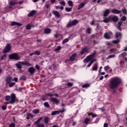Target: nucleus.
Segmentation results:
<instances>
[{
	"instance_id": "4d7b16f0",
	"label": "nucleus",
	"mask_w": 127,
	"mask_h": 127,
	"mask_svg": "<svg viewBox=\"0 0 127 127\" xmlns=\"http://www.w3.org/2000/svg\"><path fill=\"white\" fill-rule=\"evenodd\" d=\"M67 86H68V87H72V86H73V83L68 82L67 83Z\"/></svg>"
},
{
	"instance_id": "f03ea898",
	"label": "nucleus",
	"mask_w": 127,
	"mask_h": 127,
	"mask_svg": "<svg viewBox=\"0 0 127 127\" xmlns=\"http://www.w3.org/2000/svg\"><path fill=\"white\" fill-rule=\"evenodd\" d=\"M79 23V20L77 19H74L72 21H69L66 27L69 28V27H72V26H75V25H77Z\"/></svg>"
},
{
	"instance_id": "ea45409f",
	"label": "nucleus",
	"mask_w": 127,
	"mask_h": 127,
	"mask_svg": "<svg viewBox=\"0 0 127 127\" xmlns=\"http://www.w3.org/2000/svg\"><path fill=\"white\" fill-rule=\"evenodd\" d=\"M14 85H15V82H11V83L10 82L9 83L8 86H9V88H11V87H13V86H14Z\"/></svg>"
},
{
	"instance_id": "de8ad7c7",
	"label": "nucleus",
	"mask_w": 127,
	"mask_h": 127,
	"mask_svg": "<svg viewBox=\"0 0 127 127\" xmlns=\"http://www.w3.org/2000/svg\"><path fill=\"white\" fill-rule=\"evenodd\" d=\"M92 117V118H96V117H97V115L96 114H94L93 113L90 114L88 113V116H91Z\"/></svg>"
},
{
	"instance_id": "c756f323",
	"label": "nucleus",
	"mask_w": 127,
	"mask_h": 127,
	"mask_svg": "<svg viewBox=\"0 0 127 127\" xmlns=\"http://www.w3.org/2000/svg\"><path fill=\"white\" fill-rule=\"evenodd\" d=\"M9 3L10 5H15V4H17V2L13 1H9Z\"/></svg>"
},
{
	"instance_id": "cd10ccee",
	"label": "nucleus",
	"mask_w": 127,
	"mask_h": 127,
	"mask_svg": "<svg viewBox=\"0 0 127 127\" xmlns=\"http://www.w3.org/2000/svg\"><path fill=\"white\" fill-rule=\"evenodd\" d=\"M21 65H22V64H21V62H19L18 63L16 64V66L17 68H18L19 69L21 68Z\"/></svg>"
},
{
	"instance_id": "4c0bfd02",
	"label": "nucleus",
	"mask_w": 127,
	"mask_h": 127,
	"mask_svg": "<svg viewBox=\"0 0 127 127\" xmlns=\"http://www.w3.org/2000/svg\"><path fill=\"white\" fill-rule=\"evenodd\" d=\"M125 56H127V53L124 52L122 53L120 56L119 57L122 58V57H125Z\"/></svg>"
},
{
	"instance_id": "5fc2aeb1",
	"label": "nucleus",
	"mask_w": 127,
	"mask_h": 127,
	"mask_svg": "<svg viewBox=\"0 0 127 127\" xmlns=\"http://www.w3.org/2000/svg\"><path fill=\"white\" fill-rule=\"evenodd\" d=\"M20 80H24V81H25L26 80V77L24 76H22L20 78Z\"/></svg>"
},
{
	"instance_id": "052dcab7",
	"label": "nucleus",
	"mask_w": 127,
	"mask_h": 127,
	"mask_svg": "<svg viewBox=\"0 0 127 127\" xmlns=\"http://www.w3.org/2000/svg\"><path fill=\"white\" fill-rule=\"evenodd\" d=\"M47 96H49L50 97H52L53 96H54V94L51 93H49L46 94Z\"/></svg>"
},
{
	"instance_id": "dca6fc26",
	"label": "nucleus",
	"mask_w": 127,
	"mask_h": 127,
	"mask_svg": "<svg viewBox=\"0 0 127 127\" xmlns=\"http://www.w3.org/2000/svg\"><path fill=\"white\" fill-rule=\"evenodd\" d=\"M5 100L7 102H10V101H11V96H10L9 95L6 96L5 97Z\"/></svg>"
},
{
	"instance_id": "6e6d98bb",
	"label": "nucleus",
	"mask_w": 127,
	"mask_h": 127,
	"mask_svg": "<svg viewBox=\"0 0 127 127\" xmlns=\"http://www.w3.org/2000/svg\"><path fill=\"white\" fill-rule=\"evenodd\" d=\"M37 127H44V125L42 124H37Z\"/></svg>"
},
{
	"instance_id": "20e7f679",
	"label": "nucleus",
	"mask_w": 127,
	"mask_h": 127,
	"mask_svg": "<svg viewBox=\"0 0 127 127\" xmlns=\"http://www.w3.org/2000/svg\"><path fill=\"white\" fill-rule=\"evenodd\" d=\"M9 59H11L12 60H19V59H20V58L19 57L18 55L16 53L9 55Z\"/></svg>"
},
{
	"instance_id": "9b49d317",
	"label": "nucleus",
	"mask_w": 127,
	"mask_h": 127,
	"mask_svg": "<svg viewBox=\"0 0 127 127\" xmlns=\"http://www.w3.org/2000/svg\"><path fill=\"white\" fill-rule=\"evenodd\" d=\"M111 12H112V13H115L116 14H120L121 12L120 10H119L117 9H113L111 10Z\"/></svg>"
},
{
	"instance_id": "a211bd4d",
	"label": "nucleus",
	"mask_w": 127,
	"mask_h": 127,
	"mask_svg": "<svg viewBox=\"0 0 127 127\" xmlns=\"http://www.w3.org/2000/svg\"><path fill=\"white\" fill-rule=\"evenodd\" d=\"M76 55H77L76 54H72L70 57V61H74V60H75V58H76Z\"/></svg>"
},
{
	"instance_id": "b1692460",
	"label": "nucleus",
	"mask_w": 127,
	"mask_h": 127,
	"mask_svg": "<svg viewBox=\"0 0 127 127\" xmlns=\"http://www.w3.org/2000/svg\"><path fill=\"white\" fill-rule=\"evenodd\" d=\"M91 25H97V28L99 27V24L96 23V20H93V21L90 23Z\"/></svg>"
},
{
	"instance_id": "864d4df0",
	"label": "nucleus",
	"mask_w": 127,
	"mask_h": 127,
	"mask_svg": "<svg viewBox=\"0 0 127 127\" xmlns=\"http://www.w3.org/2000/svg\"><path fill=\"white\" fill-rule=\"evenodd\" d=\"M91 28H88L86 29V33H91Z\"/></svg>"
},
{
	"instance_id": "6e6552de",
	"label": "nucleus",
	"mask_w": 127,
	"mask_h": 127,
	"mask_svg": "<svg viewBox=\"0 0 127 127\" xmlns=\"http://www.w3.org/2000/svg\"><path fill=\"white\" fill-rule=\"evenodd\" d=\"M50 101H51V102H52V103H54V104H56L57 105H58V104L60 103L59 100L55 98H51V99H50Z\"/></svg>"
},
{
	"instance_id": "603ef678",
	"label": "nucleus",
	"mask_w": 127,
	"mask_h": 127,
	"mask_svg": "<svg viewBox=\"0 0 127 127\" xmlns=\"http://www.w3.org/2000/svg\"><path fill=\"white\" fill-rule=\"evenodd\" d=\"M59 50H61V46H58L55 50V51H59Z\"/></svg>"
},
{
	"instance_id": "774afa93",
	"label": "nucleus",
	"mask_w": 127,
	"mask_h": 127,
	"mask_svg": "<svg viewBox=\"0 0 127 127\" xmlns=\"http://www.w3.org/2000/svg\"><path fill=\"white\" fill-rule=\"evenodd\" d=\"M108 125L107 123H104V127H108Z\"/></svg>"
},
{
	"instance_id": "7c9ffc66",
	"label": "nucleus",
	"mask_w": 127,
	"mask_h": 127,
	"mask_svg": "<svg viewBox=\"0 0 127 127\" xmlns=\"http://www.w3.org/2000/svg\"><path fill=\"white\" fill-rule=\"evenodd\" d=\"M32 117H33V115H32V114L28 113L27 114L26 119H27V120H29V119H30V118H32Z\"/></svg>"
},
{
	"instance_id": "8fccbe9b",
	"label": "nucleus",
	"mask_w": 127,
	"mask_h": 127,
	"mask_svg": "<svg viewBox=\"0 0 127 127\" xmlns=\"http://www.w3.org/2000/svg\"><path fill=\"white\" fill-rule=\"evenodd\" d=\"M121 20H123V21H126L127 20V17L125 16H123L121 17Z\"/></svg>"
},
{
	"instance_id": "aec40b11",
	"label": "nucleus",
	"mask_w": 127,
	"mask_h": 127,
	"mask_svg": "<svg viewBox=\"0 0 127 127\" xmlns=\"http://www.w3.org/2000/svg\"><path fill=\"white\" fill-rule=\"evenodd\" d=\"M110 13V10L106 9L104 13H103V16H107L108 14Z\"/></svg>"
},
{
	"instance_id": "3c124183",
	"label": "nucleus",
	"mask_w": 127,
	"mask_h": 127,
	"mask_svg": "<svg viewBox=\"0 0 127 127\" xmlns=\"http://www.w3.org/2000/svg\"><path fill=\"white\" fill-rule=\"evenodd\" d=\"M119 42H120V40H116L113 41V43H114L115 44H118Z\"/></svg>"
},
{
	"instance_id": "a19ab883",
	"label": "nucleus",
	"mask_w": 127,
	"mask_h": 127,
	"mask_svg": "<svg viewBox=\"0 0 127 127\" xmlns=\"http://www.w3.org/2000/svg\"><path fill=\"white\" fill-rule=\"evenodd\" d=\"M44 105L46 107V108H49L50 106L49 105V103L48 102H45L44 103Z\"/></svg>"
},
{
	"instance_id": "338daca9",
	"label": "nucleus",
	"mask_w": 127,
	"mask_h": 127,
	"mask_svg": "<svg viewBox=\"0 0 127 127\" xmlns=\"http://www.w3.org/2000/svg\"><path fill=\"white\" fill-rule=\"evenodd\" d=\"M10 127H15V125H14V123H12L9 125Z\"/></svg>"
},
{
	"instance_id": "58836bf2",
	"label": "nucleus",
	"mask_w": 127,
	"mask_h": 127,
	"mask_svg": "<svg viewBox=\"0 0 127 127\" xmlns=\"http://www.w3.org/2000/svg\"><path fill=\"white\" fill-rule=\"evenodd\" d=\"M39 111L40 110L39 109H34L33 110V113L35 114H38L39 113Z\"/></svg>"
},
{
	"instance_id": "f704fd0d",
	"label": "nucleus",
	"mask_w": 127,
	"mask_h": 127,
	"mask_svg": "<svg viewBox=\"0 0 127 127\" xmlns=\"http://www.w3.org/2000/svg\"><path fill=\"white\" fill-rule=\"evenodd\" d=\"M68 41H69V39L66 38V39H64L62 43H63V44H65L67 43V42H68Z\"/></svg>"
},
{
	"instance_id": "39448f33",
	"label": "nucleus",
	"mask_w": 127,
	"mask_h": 127,
	"mask_svg": "<svg viewBox=\"0 0 127 127\" xmlns=\"http://www.w3.org/2000/svg\"><path fill=\"white\" fill-rule=\"evenodd\" d=\"M11 50V46L10 44H7L3 51V53H7Z\"/></svg>"
},
{
	"instance_id": "2f4dec72",
	"label": "nucleus",
	"mask_w": 127,
	"mask_h": 127,
	"mask_svg": "<svg viewBox=\"0 0 127 127\" xmlns=\"http://www.w3.org/2000/svg\"><path fill=\"white\" fill-rule=\"evenodd\" d=\"M67 3L69 5V6H73V1L72 0H68L67 1Z\"/></svg>"
},
{
	"instance_id": "49530a36",
	"label": "nucleus",
	"mask_w": 127,
	"mask_h": 127,
	"mask_svg": "<svg viewBox=\"0 0 127 127\" xmlns=\"http://www.w3.org/2000/svg\"><path fill=\"white\" fill-rule=\"evenodd\" d=\"M6 58V55H4L2 57H1L0 60H4Z\"/></svg>"
},
{
	"instance_id": "c03bdc74",
	"label": "nucleus",
	"mask_w": 127,
	"mask_h": 127,
	"mask_svg": "<svg viewBox=\"0 0 127 127\" xmlns=\"http://www.w3.org/2000/svg\"><path fill=\"white\" fill-rule=\"evenodd\" d=\"M31 29V25L28 24L26 26V29L27 30Z\"/></svg>"
},
{
	"instance_id": "2eb2a0df",
	"label": "nucleus",
	"mask_w": 127,
	"mask_h": 127,
	"mask_svg": "<svg viewBox=\"0 0 127 127\" xmlns=\"http://www.w3.org/2000/svg\"><path fill=\"white\" fill-rule=\"evenodd\" d=\"M111 20H113L114 22H117L119 20V18L117 16H111Z\"/></svg>"
},
{
	"instance_id": "4be33fe9",
	"label": "nucleus",
	"mask_w": 127,
	"mask_h": 127,
	"mask_svg": "<svg viewBox=\"0 0 127 127\" xmlns=\"http://www.w3.org/2000/svg\"><path fill=\"white\" fill-rule=\"evenodd\" d=\"M60 114V111H55L52 112V116H55V115H59Z\"/></svg>"
},
{
	"instance_id": "c9c22d12",
	"label": "nucleus",
	"mask_w": 127,
	"mask_h": 127,
	"mask_svg": "<svg viewBox=\"0 0 127 127\" xmlns=\"http://www.w3.org/2000/svg\"><path fill=\"white\" fill-rule=\"evenodd\" d=\"M44 122H45V124H48L49 122V118H48V117H45Z\"/></svg>"
},
{
	"instance_id": "9d476101",
	"label": "nucleus",
	"mask_w": 127,
	"mask_h": 127,
	"mask_svg": "<svg viewBox=\"0 0 127 127\" xmlns=\"http://www.w3.org/2000/svg\"><path fill=\"white\" fill-rule=\"evenodd\" d=\"M28 71L30 74H34V73L35 72V68H34V67H29L28 68Z\"/></svg>"
},
{
	"instance_id": "bf43d9fd",
	"label": "nucleus",
	"mask_w": 127,
	"mask_h": 127,
	"mask_svg": "<svg viewBox=\"0 0 127 127\" xmlns=\"http://www.w3.org/2000/svg\"><path fill=\"white\" fill-rule=\"evenodd\" d=\"M104 69L106 70V71H108V70L110 69V66H109V65L106 66L104 67Z\"/></svg>"
},
{
	"instance_id": "393cba45",
	"label": "nucleus",
	"mask_w": 127,
	"mask_h": 127,
	"mask_svg": "<svg viewBox=\"0 0 127 127\" xmlns=\"http://www.w3.org/2000/svg\"><path fill=\"white\" fill-rule=\"evenodd\" d=\"M93 71H97L98 70V64H95L92 67Z\"/></svg>"
},
{
	"instance_id": "7ed1b4c3",
	"label": "nucleus",
	"mask_w": 127,
	"mask_h": 127,
	"mask_svg": "<svg viewBox=\"0 0 127 127\" xmlns=\"http://www.w3.org/2000/svg\"><path fill=\"white\" fill-rule=\"evenodd\" d=\"M95 55H96V53H94L92 54V55H90L88 56L86 59L83 60V63H88L89 61H91L92 59H93V58H95Z\"/></svg>"
},
{
	"instance_id": "e2e57ef3",
	"label": "nucleus",
	"mask_w": 127,
	"mask_h": 127,
	"mask_svg": "<svg viewBox=\"0 0 127 127\" xmlns=\"http://www.w3.org/2000/svg\"><path fill=\"white\" fill-rule=\"evenodd\" d=\"M122 11H123L124 14H127V9H123Z\"/></svg>"
},
{
	"instance_id": "423d86ee",
	"label": "nucleus",
	"mask_w": 127,
	"mask_h": 127,
	"mask_svg": "<svg viewBox=\"0 0 127 127\" xmlns=\"http://www.w3.org/2000/svg\"><path fill=\"white\" fill-rule=\"evenodd\" d=\"M15 99H16L15 94H11V101L6 102V104H14L15 103Z\"/></svg>"
},
{
	"instance_id": "1a4fd4ad",
	"label": "nucleus",
	"mask_w": 127,
	"mask_h": 127,
	"mask_svg": "<svg viewBox=\"0 0 127 127\" xmlns=\"http://www.w3.org/2000/svg\"><path fill=\"white\" fill-rule=\"evenodd\" d=\"M12 81H13V79L10 76H7L5 79L6 84H9Z\"/></svg>"
},
{
	"instance_id": "37998d69",
	"label": "nucleus",
	"mask_w": 127,
	"mask_h": 127,
	"mask_svg": "<svg viewBox=\"0 0 127 127\" xmlns=\"http://www.w3.org/2000/svg\"><path fill=\"white\" fill-rule=\"evenodd\" d=\"M115 55H109L107 58V59H110V58H114L115 57Z\"/></svg>"
},
{
	"instance_id": "0e129e2a",
	"label": "nucleus",
	"mask_w": 127,
	"mask_h": 127,
	"mask_svg": "<svg viewBox=\"0 0 127 127\" xmlns=\"http://www.w3.org/2000/svg\"><path fill=\"white\" fill-rule=\"evenodd\" d=\"M59 36H60V35H59L58 34H56L54 35V37L55 38H58V37H59Z\"/></svg>"
},
{
	"instance_id": "6ab92c4d",
	"label": "nucleus",
	"mask_w": 127,
	"mask_h": 127,
	"mask_svg": "<svg viewBox=\"0 0 127 127\" xmlns=\"http://www.w3.org/2000/svg\"><path fill=\"white\" fill-rule=\"evenodd\" d=\"M43 119V118L42 117H40L38 119V120L35 122L34 124L35 125H38L39 124V123H40V122H41V121H42V119Z\"/></svg>"
},
{
	"instance_id": "a18cd8bd",
	"label": "nucleus",
	"mask_w": 127,
	"mask_h": 127,
	"mask_svg": "<svg viewBox=\"0 0 127 127\" xmlns=\"http://www.w3.org/2000/svg\"><path fill=\"white\" fill-rule=\"evenodd\" d=\"M120 65L121 66V67H123L124 65H125V62L124 61H121L120 62Z\"/></svg>"
},
{
	"instance_id": "f8f14e48",
	"label": "nucleus",
	"mask_w": 127,
	"mask_h": 127,
	"mask_svg": "<svg viewBox=\"0 0 127 127\" xmlns=\"http://www.w3.org/2000/svg\"><path fill=\"white\" fill-rule=\"evenodd\" d=\"M91 122H92V120H91V118H86L84 120V123L86 125H89V123H91Z\"/></svg>"
},
{
	"instance_id": "f3484780",
	"label": "nucleus",
	"mask_w": 127,
	"mask_h": 127,
	"mask_svg": "<svg viewBox=\"0 0 127 127\" xmlns=\"http://www.w3.org/2000/svg\"><path fill=\"white\" fill-rule=\"evenodd\" d=\"M53 14H54L57 17H60V13H59V11H53Z\"/></svg>"
},
{
	"instance_id": "79ce46f5",
	"label": "nucleus",
	"mask_w": 127,
	"mask_h": 127,
	"mask_svg": "<svg viewBox=\"0 0 127 127\" xmlns=\"http://www.w3.org/2000/svg\"><path fill=\"white\" fill-rule=\"evenodd\" d=\"M82 88H88V87H90V84H85L82 86Z\"/></svg>"
},
{
	"instance_id": "0eeeda50",
	"label": "nucleus",
	"mask_w": 127,
	"mask_h": 127,
	"mask_svg": "<svg viewBox=\"0 0 127 127\" xmlns=\"http://www.w3.org/2000/svg\"><path fill=\"white\" fill-rule=\"evenodd\" d=\"M88 52H89V48L85 47L82 48V50L80 52V54L83 55V54H85V53H88Z\"/></svg>"
},
{
	"instance_id": "72a5a7b5",
	"label": "nucleus",
	"mask_w": 127,
	"mask_h": 127,
	"mask_svg": "<svg viewBox=\"0 0 127 127\" xmlns=\"http://www.w3.org/2000/svg\"><path fill=\"white\" fill-rule=\"evenodd\" d=\"M96 61V60H92L91 61L90 63H89V64L87 65V67H90V66Z\"/></svg>"
},
{
	"instance_id": "473e14b6",
	"label": "nucleus",
	"mask_w": 127,
	"mask_h": 127,
	"mask_svg": "<svg viewBox=\"0 0 127 127\" xmlns=\"http://www.w3.org/2000/svg\"><path fill=\"white\" fill-rule=\"evenodd\" d=\"M65 10L66 11V12H70V11H72V8L70 7H65Z\"/></svg>"
},
{
	"instance_id": "e433bc0d",
	"label": "nucleus",
	"mask_w": 127,
	"mask_h": 127,
	"mask_svg": "<svg viewBox=\"0 0 127 127\" xmlns=\"http://www.w3.org/2000/svg\"><path fill=\"white\" fill-rule=\"evenodd\" d=\"M60 4H61V5H63L64 6H65V5H66V2H65V1H60Z\"/></svg>"
},
{
	"instance_id": "09e8293b",
	"label": "nucleus",
	"mask_w": 127,
	"mask_h": 127,
	"mask_svg": "<svg viewBox=\"0 0 127 127\" xmlns=\"http://www.w3.org/2000/svg\"><path fill=\"white\" fill-rule=\"evenodd\" d=\"M35 55H40V52L38 51H36L34 52Z\"/></svg>"
},
{
	"instance_id": "680f3d73",
	"label": "nucleus",
	"mask_w": 127,
	"mask_h": 127,
	"mask_svg": "<svg viewBox=\"0 0 127 127\" xmlns=\"http://www.w3.org/2000/svg\"><path fill=\"white\" fill-rule=\"evenodd\" d=\"M26 66H28V67H29L30 66H32V64L28 63V62H27V64H26Z\"/></svg>"
},
{
	"instance_id": "a878e982",
	"label": "nucleus",
	"mask_w": 127,
	"mask_h": 127,
	"mask_svg": "<svg viewBox=\"0 0 127 127\" xmlns=\"http://www.w3.org/2000/svg\"><path fill=\"white\" fill-rule=\"evenodd\" d=\"M116 37H117V38H122V33L120 32H117L116 33Z\"/></svg>"
},
{
	"instance_id": "5701e85b",
	"label": "nucleus",
	"mask_w": 127,
	"mask_h": 127,
	"mask_svg": "<svg viewBox=\"0 0 127 127\" xmlns=\"http://www.w3.org/2000/svg\"><path fill=\"white\" fill-rule=\"evenodd\" d=\"M35 10H32V11H31L28 14V17H30V16H32V15H34V14H35Z\"/></svg>"
},
{
	"instance_id": "bb28decb",
	"label": "nucleus",
	"mask_w": 127,
	"mask_h": 127,
	"mask_svg": "<svg viewBox=\"0 0 127 127\" xmlns=\"http://www.w3.org/2000/svg\"><path fill=\"white\" fill-rule=\"evenodd\" d=\"M104 37L106 39H110V38H111V36L110 35V34H108V33H105L104 34Z\"/></svg>"
},
{
	"instance_id": "f257e3e1",
	"label": "nucleus",
	"mask_w": 127,
	"mask_h": 127,
	"mask_svg": "<svg viewBox=\"0 0 127 127\" xmlns=\"http://www.w3.org/2000/svg\"><path fill=\"white\" fill-rule=\"evenodd\" d=\"M122 80L121 78L118 77H114L112 78L110 80V85L109 87L112 90H115L117 89L119 85L121 84Z\"/></svg>"
},
{
	"instance_id": "412c9836",
	"label": "nucleus",
	"mask_w": 127,
	"mask_h": 127,
	"mask_svg": "<svg viewBox=\"0 0 127 127\" xmlns=\"http://www.w3.org/2000/svg\"><path fill=\"white\" fill-rule=\"evenodd\" d=\"M11 24L12 26H13L14 25H18V26H21L22 25L21 23L16 22H12Z\"/></svg>"
},
{
	"instance_id": "13d9d810",
	"label": "nucleus",
	"mask_w": 127,
	"mask_h": 127,
	"mask_svg": "<svg viewBox=\"0 0 127 127\" xmlns=\"http://www.w3.org/2000/svg\"><path fill=\"white\" fill-rule=\"evenodd\" d=\"M27 63V62H26V61L21 62V64H22V65H25L26 66Z\"/></svg>"
},
{
	"instance_id": "c85d7f7f",
	"label": "nucleus",
	"mask_w": 127,
	"mask_h": 127,
	"mask_svg": "<svg viewBox=\"0 0 127 127\" xmlns=\"http://www.w3.org/2000/svg\"><path fill=\"white\" fill-rule=\"evenodd\" d=\"M45 33L47 34H49V33H50V32H51V30L50 29H45L44 31Z\"/></svg>"
},
{
	"instance_id": "4468645a",
	"label": "nucleus",
	"mask_w": 127,
	"mask_h": 127,
	"mask_svg": "<svg viewBox=\"0 0 127 127\" xmlns=\"http://www.w3.org/2000/svg\"><path fill=\"white\" fill-rule=\"evenodd\" d=\"M111 20H112V16H110L108 18L103 19V22H104L105 23H108V22H109Z\"/></svg>"
},
{
	"instance_id": "69168bd1",
	"label": "nucleus",
	"mask_w": 127,
	"mask_h": 127,
	"mask_svg": "<svg viewBox=\"0 0 127 127\" xmlns=\"http://www.w3.org/2000/svg\"><path fill=\"white\" fill-rule=\"evenodd\" d=\"M23 89V88L22 87H20V88L17 89V91H18V92H21V90Z\"/></svg>"
},
{
	"instance_id": "ddd939ff",
	"label": "nucleus",
	"mask_w": 127,
	"mask_h": 127,
	"mask_svg": "<svg viewBox=\"0 0 127 127\" xmlns=\"http://www.w3.org/2000/svg\"><path fill=\"white\" fill-rule=\"evenodd\" d=\"M85 4H86V2H85L80 3L78 5V7L77 8V9H81V8H82V7H84V6H85Z\"/></svg>"
}]
</instances>
